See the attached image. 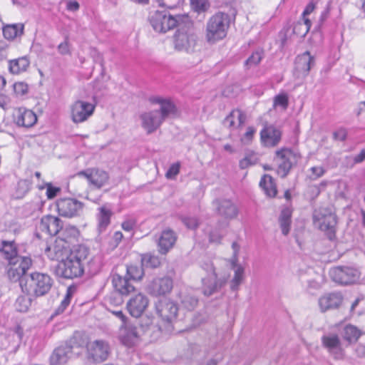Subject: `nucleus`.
Masks as SVG:
<instances>
[{
    "label": "nucleus",
    "mask_w": 365,
    "mask_h": 365,
    "mask_svg": "<svg viewBox=\"0 0 365 365\" xmlns=\"http://www.w3.org/2000/svg\"><path fill=\"white\" fill-rule=\"evenodd\" d=\"M311 21L307 18L298 21L293 27V32L299 37H304L311 28Z\"/></svg>",
    "instance_id": "nucleus-41"
},
{
    "label": "nucleus",
    "mask_w": 365,
    "mask_h": 365,
    "mask_svg": "<svg viewBox=\"0 0 365 365\" xmlns=\"http://www.w3.org/2000/svg\"><path fill=\"white\" fill-rule=\"evenodd\" d=\"M202 268L207 273V277L202 279V293L208 297L220 289L226 283V279H217L213 264L210 261L204 262Z\"/></svg>",
    "instance_id": "nucleus-10"
},
{
    "label": "nucleus",
    "mask_w": 365,
    "mask_h": 365,
    "mask_svg": "<svg viewBox=\"0 0 365 365\" xmlns=\"http://www.w3.org/2000/svg\"><path fill=\"white\" fill-rule=\"evenodd\" d=\"M222 235L220 233L219 230H215L211 231L209 234V241L213 243H220Z\"/></svg>",
    "instance_id": "nucleus-55"
},
{
    "label": "nucleus",
    "mask_w": 365,
    "mask_h": 365,
    "mask_svg": "<svg viewBox=\"0 0 365 365\" xmlns=\"http://www.w3.org/2000/svg\"><path fill=\"white\" fill-rule=\"evenodd\" d=\"M150 325L151 322L149 319H145V325L140 324L139 327L127 321L120 327L119 338L124 345L132 346L138 341L140 336L146 332Z\"/></svg>",
    "instance_id": "nucleus-8"
},
{
    "label": "nucleus",
    "mask_w": 365,
    "mask_h": 365,
    "mask_svg": "<svg viewBox=\"0 0 365 365\" xmlns=\"http://www.w3.org/2000/svg\"><path fill=\"white\" fill-rule=\"evenodd\" d=\"M173 287V281L170 277H155L148 284V292L153 296L169 294Z\"/></svg>",
    "instance_id": "nucleus-17"
},
{
    "label": "nucleus",
    "mask_w": 365,
    "mask_h": 365,
    "mask_svg": "<svg viewBox=\"0 0 365 365\" xmlns=\"http://www.w3.org/2000/svg\"><path fill=\"white\" fill-rule=\"evenodd\" d=\"M24 33V25L21 24L7 25L3 28V34L5 38L14 39Z\"/></svg>",
    "instance_id": "nucleus-39"
},
{
    "label": "nucleus",
    "mask_w": 365,
    "mask_h": 365,
    "mask_svg": "<svg viewBox=\"0 0 365 365\" xmlns=\"http://www.w3.org/2000/svg\"><path fill=\"white\" fill-rule=\"evenodd\" d=\"M134 225H135V222L133 221L128 220V221H125L122 223V228L125 231L130 232V231L133 230Z\"/></svg>",
    "instance_id": "nucleus-63"
},
{
    "label": "nucleus",
    "mask_w": 365,
    "mask_h": 365,
    "mask_svg": "<svg viewBox=\"0 0 365 365\" xmlns=\"http://www.w3.org/2000/svg\"><path fill=\"white\" fill-rule=\"evenodd\" d=\"M76 290V287L75 286H69L67 288L66 294L61 301V304L55 311V314H60L64 312L66 307L69 305L71 302V299Z\"/></svg>",
    "instance_id": "nucleus-42"
},
{
    "label": "nucleus",
    "mask_w": 365,
    "mask_h": 365,
    "mask_svg": "<svg viewBox=\"0 0 365 365\" xmlns=\"http://www.w3.org/2000/svg\"><path fill=\"white\" fill-rule=\"evenodd\" d=\"M142 264L146 267L156 268L160 264V259L158 256L150 253L144 254L142 256Z\"/></svg>",
    "instance_id": "nucleus-44"
},
{
    "label": "nucleus",
    "mask_w": 365,
    "mask_h": 365,
    "mask_svg": "<svg viewBox=\"0 0 365 365\" xmlns=\"http://www.w3.org/2000/svg\"><path fill=\"white\" fill-rule=\"evenodd\" d=\"M87 352L89 358L96 362H102L107 359L110 354V346L104 340H95L87 345Z\"/></svg>",
    "instance_id": "nucleus-15"
},
{
    "label": "nucleus",
    "mask_w": 365,
    "mask_h": 365,
    "mask_svg": "<svg viewBox=\"0 0 365 365\" xmlns=\"http://www.w3.org/2000/svg\"><path fill=\"white\" fill-rule=\"evenodd\" d=\"M212 204L217 214L225 219H232L237 215V207L229 200L217 199L213 201Z\"/></svg>",
    "instance_id": "nucleus-28"
},
{
    "label": "nucleus",
    "mask_w": 365,
    "mask_h": 365,
    "mask_svg": "<svg viewBox=\"0 0 365 365\" xmlns=\"http://www.w3.org/2000/svg\"><path fill=\"white\" fill-rule=\"evenodd\" d=\"M112 283L115 290L121 295H128L135 290L134 286L127 276L123 277L119 274H113Z\"/></svg>",
    "instance_id": "nucleus-29"
},
{
    "label": "nucleus",
    "mask_w": 365,
    "mask_h": 365,
    "mask_svg": "<svg viewBox=\"0 0 365 365\" xmlns=\"http://www.w3.org/2000/svg\"><path fill=\"white\" fill-rule=\"evenodd\" d=\"M72 250L69 245L57 239L53 246L46 247L45 253L51 259L60 262L67 259Z\"/></svg>",
    "instance_id": "nucleus-20"
},
{
    "label": "nucleus",
    "mask_w": 365,
    "mask_h": 365,
    "mask_svg": "<svg viewBox=\"0 0 365 365\" xmlns=\"http://www.w3.org/2000/svg\"><path fill=\"white\" fill-rule=\"evenodd\" d=\"M251 165V156L250 155L245 156L240 161V167L241 169H246Z\"/></svg>",
    "instance_id": "nucleus-61"
},
{
    "label": "nucleus",
    "mask_w": 365,
    "mask_h": 365,
    "mask_svg": "<svg viewBox=\"0 0 365 365\" xmlns=\"http://www.w3.org/2000/svg\"><path fill=\"white\" fill-rule=\"evenodd\" d=\"M58 51L61 55H68L71 53L68 37L58 46Z\"/></svg>",
    "instance_id": "nucleus-54"
},
{
    "label": "nucleus",
    "mask_w": 365,
    "mask_h": 365,
    "mask_svg": "<svg viewBox=\"0 0 365 365\" xmlns=\"http://www.w3.org/2000/svg\"><path fill=\"white\" fill-rule=\"evenodd\" d=\"M360 335V331L354 326L347 325L344 329L343 337L349 342L357 341Z\"/></svg>",
    "instance_id": "nucleus-43"
},
{
    "label": "nucleus",
    "mask_w": 365,
    "mask_h": 365,
    "mask_svg": "<svg viewBox=\"0 0 365 365\" xmlns=\"http://www.w3.org/2000/svg\"><path fill=\"white\" fill-rule=\"evenodd\" d=\"M89 250L84 245L74 247L70 256L58 262L56 267L58 276L65 279H74L81 277L84 273V264L87 262Z\"/></svg>",
    "instance_id": "nucleus-2"
},
{
    "label": "nucleus",
    "mask_w": 365,
    "mask_h": 365,
    "mask_svg": "<svg viewBox=\"0 0 365 365\" xmlns=\"http://www.w3.org/2000/svg\"><path fill=\"white\" fill-rule=\"evenodd\" d=\"M177 240L176 233L170 230L162 231L157 240L158 250L161 255H166L175 245Z\"/></svg>",
    "instance_id": "nucleus-25"
},
{
    "label": "nucleus",
    "mask_w": 365,
    "mask_h": 365,
    "mask_svg": "<svg viewBox=\"0 0 365 365\" xmlns=\"http://www.w3.org/2000/svg\"><path fill=\"white\" fill-rule=\"evenodd\" d=\"M356 354L359 357L365 358V346L359 344L356 349Z\"/></svg>",
    "instance_id": "nucleus-64"
},
{
    "label": "nucleus",
    "mask_w": 365,
    "mask_h": 365,
    "mask_svg": "<svg viewBox=\"0 0 365 365\" xmlns=\"http://www.w3.org/2000/svg\"><path fill=\"white\" fill-rule=\"evenodd\" d=\"M180 163L179 162L172 164L166 172L165 177L168 179H175L180 172Z\"/></svg>",
    "instance_id": "nucleus-50"
},
{
    "label": "nucleus",
    "mask_w": 365,
    "mask_h": 365,
    "mask_svg": "<svg viewBox=\"0 0 365 365\" xmlns=\"http://www.w3.org/2000/svg\"><path fill=\"white\" fill-rule=\"evenodd\" d=\"M96 215L98 220V231L99 233L104 232L110 223V217L113 215L111 210L106 205L100 207Z\"/></svg>",
    "instance_id": "nucleus-33"
},
{
    "label": "nucleus",
    "mask_w": 365,
    "mask_h": 365,
    "mask_svg": "<svg viewBox=\"0 0 365 365\" xmlns=\"http://www.w3.org/2000/svg\"><path fill=\"white\" fill-rule=\"evenodd\" d=\"M183 20H187V17L173 16L166 11H156L150 17V23L153 29L159 33H165L173 29L175 26H179L183 22Z\"/></svg>",
    "instance_id": "nucleus-7"
},
{
    "label": "nucleus",
    "mask_w": 365,
    "mask_h": 365,
    "mask_svg": "<svg viewBox=\"0 0 365 365\" xmlns=\"http://www.w3.org/2000/svg\"><path fill=\"white\" fill-rule=\"evenodd\" d=\"M150 101L158 104L160 108L143 112L140 115L141 125L148 134L154 133L167 118L177 115V108L170 99L153 97Z\"/></svg>",
    "instance_id": "nucleus-1"
},
{
    "label": "nucleus",
    "mask_w": 365,
    "mask_h": 365,
    "mask_svg": "<svg viewBox=\"0 0 365 365\" xmlns=\"http://www.w3.org/2000/svg\"><path fill=\"white\" fill-rule=\"evenodd\" d=\"M79 235L78 230L76 227L68 225L62 227L61 230L58 240L65 242L67 245L75 241Z\"/></svg>",
    "instance_id": "nucleus-37"
},
{
    "label": "nucleus",
    "mask_w": 365,
    "mask_h": 365,
    "mask_svg": "<svg viewBox=\"0 0 365 365\" xmlns=\"http://www.w3.org/2000/svg\"><path fill=\"white\" fill-rule=\"evenodd\" d=\"M300 158L299 153L287 148L276 150L274 161L277 165V175L282 178H285Z\"/></svg>",
    "instance_id": "nucleus-6"
},
{
    "label": "nucleus",
    "mask_w": 365,
    "mask_h": 365,
    "mask_svg": "<svg viewBox=\"0 0 365 365\" xmlns=\"http://www.w3.org/2000/svg\"><path fill=\"white\" fill-rule=\"evenodd\" d=\"M148 304V298L145 295L138 293L128 300L127 309L132 317L138 318L143 314Z\"/></svg>",
    "instance_id": "nucleus-21"
},
{
    "label": "nucleus",
    "mask_w": 365,
    "mask_h": 365,
    "mask_svg": "<svg viewBox=\"0 0 365 365\" xmlns=\"http://www.w3.org/2000/svg\"><path fill=\"white\" fill-rule=\"evenodd\" d=\"M311 172H312V174L313 175L312 178L313 179H317L322 176H323V175L325 173V170L323 167L322 166H314V167H312L311 169H310Z\"/></svg>",
    "instance_id": "nucleus-57"
},
{
    "label": "nucleus",
    "mask_w": 365,
    "mask_h": 365,
    "mask_svg": "<svg viewBox=\"0 0 365 365\" xmlns=\"http://www.w3.org/2000/svg\"><path fill=\"white\" fill-rule=\"evenodd\" d=\"M32 264L30 257H23L18 264H9L10 268L8 269V276L11 281H21L26 279L28 275H26V271L30 268Z\"/></svg>",
    "instance_id": "nucleus-22"
},
{
    "label": "nucleus",
    "mask_w": 365,
    "mask_h": 365,
    "mask_svg": "<svg viewBox=\"0 0 365 365\" xmlns=\"http://www.w3.org/2000/svg\"><path fill=\"white\" fill-rule=\"evenodd\" d=\"M31 304V297L19 296L16 300L15 307L18 312H25L29 309Z\"/></svg>",
    "instance_id": "nucleus-45"
},
{
    "label": "nucleus",
    "mask_w": 365,
    "mask_h": 365,
    "mask_svg": "<svg viewBox=\"0 0 365 365\" xmlns=\"http://www.w3.org/2000/svg\"><path fill=\"white\" fill-rule=\"evenodd\" d=\"M245 118V115L240 110H234L224 119L222 123L227 128H237L244 124Z\"/></svg>",
    "instance_id": "nucleus-34"
},
{
    "label": "nucleus",
    "mask_w": 365,
    "mask_h": 365,
    "mask_svg": "<svg viewBox=\"0 0 365 365\" xmlns=\"http://www.w3.org/2000/svg\"><path fill=\"white\" fill-rule=\"evenodd\" d=\"M314 65V58L309 51L298 56L295 60V69L304 76H307Z\"/></svg>",
    "instance_id": "nucleus-32"
},
{
    "label": "nucleus",
    "mask_w": 365,
    "mask_h": 365,
    "mask_svg": "<svg viewBox=\"0 0 365 365\" xmlns=\"http://www.w3.org/2000/svg\"><path fill=\"white\" fill-rule=\"evenodd\" d=\"M30 61L26 56L12 59L9 61V70L12 74H19L27 70Z\"/></svg>",
    "instance_id": "nucleus-35"
},
{
    "label": "nucleus",
    "mask_w": 365,
    "mask_h": 365,
    "mask_svg": "<svg viewBox=\"0 0 365 365\" xmlns=\"http://www.w3.org/2000/svg\"><path fill=\"white\" fill-rule=\"evenodd\" d=\"M155 310L163 321L171 323L176 319L178 307L173 301L164 298L155 303Z\"/></svg>",
    "instance_id": "nucleus-14"
},
{
    "label": "nucleus",
    "mask_w": 365,
    "mask_h": 365,
    "mask_svg": "<svg viewBox=\"0 0 365 365\" xmlns=\"http://www.w3.org/2000/svg\"><path fill=\"white\" fill-rule=\"evenodd\" d=\"M53 283V280L48 274L36 272L29 274L26 279H21V287L28 296L38 297L46 295Z\"/></svg>",
    "instance_id": "nucleus-3"
},
{
    "label": "nucleus",
    "mask_w": 365,
    "mask_h": 365,
    "mask_svg": "<svg viewBox=\"0 0 365 365\" xmlns=\"http://www.w3.org/2000/svg\"><path fill=\"white\" fill-rule=\"evenodd\" d=\"M0 252L9 262V264H18L19 260L24 257L18 255L14 241L3 240Z\"/></svg>",
    "instance_id": "nucleus-31"
},
{
    "label": "nucleus",
    "mask_w": 365,
    "mask_h": 365,
    "mask_svg": "<svg viewBox=\"0 0 365 365\" xmlns=\"http://www.w3.org/2000/svg\"><path fill=\"white\" fill-rule=\"evenodd\" d=\"M14 120L18 126L24 128H31L35 125L37 121L36 114L31 110L24 108L16 109L14 114Z\"/></svg>",
    "instance_id": "nucleus-26"
},
{
    "label": "nucleus",
    "mask_w": 365,
    "mask_h": 365,
    "mask_svg": "<svg viewBox=\"0 0 365 365\" xmlns=\"http://www.w3.org/2000/svg\"><path fill=\"white\" fill-rule=\"evenodd\" d=\"M292 212L289 208L283 209L279 217V223L282 232L287 235L290 230Z\"/></svg>",
    "instance_id": "nucleus-40"
},
{
    "label": "nucleus",
    "mask_w": 365,
    "mask_h": 365,
    "mask_svg": "<svg viewBox=\"0 0 365 365\" xmlns=\"http://www.w3.org/2000/svg\"><path fill=\"white\" fill-rule=\"evenodd\" d=\"M126 276L130 280H139L143 276V270L137 266H126Z\"/></svg>",
    "instance_id": "nucleus-46"
},
{
    "label": "nucleus",
    "mask_w": 365,
    "mask_h": 365,
    "mask_svg": "<svg viewBox=\"0 0 365 365\" xmlns=\"http://www.w3.org/2000/svg\"><path fill=\"white\" fill-rule=\"evenodd\" d=\"M264 57V50L258 48L254 53H252V64L259 63Z\"/></svg>",
    "instance_id": "nucleus-56"
},
{
    "label": "nucleus",
    "mask_w": 365,
    "mask_h": 365,
    "mask_svg": "<svg viewBox=\"0 0 365 365\" xmlns=\"http://www.w3.org/2000/svg\"><path fill=\"white\" fill-rule=\"evenodd\" d=\"M365 160V149L362 150L358 155L353 158V164L360 163Z\"/></svg>",
    "instance_id": "nucleus-62"
},
{
    "label": "nucleus",
    "mask_w": 365,
    "mask_h": 365,
    "mask_svg": "<svg viewBox=\"0 0 365 365\" xmlns=\"http://www.w3.org/2000/svg\"><path fill=\"white\" fill-rule=\"evenodd\" d=\"M73 354L64 342L56 347L52 352L49 362L51 365H63L73 356Z\"/></svg>",
    "instance_id": "nucleus-27"
},
{
    "label": "nucleus",
    "mask_w": 365,
    "mask_h": 365,
    "mask_svg": "<svg viewBox=\"0 0 365 365\" xmlns=\"http://www.w3.org/2000/svg\"><path fill=\"white\" fill-rule=\"evenodd\" d=\"M182 306L187 310L194 309L197 305L198 300L196 297L191 295H185L182 299Z\"/></svg>",
    "instance_id": "nucleus-47"
},
{
    "label": "nucleus",
    "mask_w": 365,
    "mask_h": 365,
    "mask_svg": "<svg viewBox=\"0 0 365 365\" xmlns=\"http://www.w3.org/2000/svg\"><path fill=\"white\" fill-rule=\"evenodd\" d=\"M232 247L233 250V257L230 260L231 269L235 272V276L231 281L230 288L235 291L237 289L238 286L242 283L244 277V269L237 264V255L240 249V246L236 242H232Z\"/></svg>",
    "instance_id": "nucleus-24"
},
{
    "label": "nucleus",
    "mask_w": 365,
    "mask_h": 365,
    "mask_svg": "<svg viewBox=\"0 0 365 365\" xmlns=\"http://www.w3.org/2000/svg\"><path fill=\"white\" fill-rule=\"evenodd\" d=\"M313 220L314 225L327 232L329 239L334 236L336 218L330 210L324 207L316 210L313 215Z\"/></svg>",
    "instance_id": "nucleus-9"
},
{
    "label": "nucleus",
    "mask_w": 365,
    "mask_h": 365,
    "mask_svg": "<svg viewBox=\"0 0 365 365\" xmlns=\"http://www.w3.org/2000/svg\"><path fill=\"white\" fill-rule=\"evenodd\" d=\"M259 186L267 196L273 197L277 195V187L270 175H264L259 182Z\"/></svg>",
    "instance_id": "nucleus-38"
},
{
    "label": "nucleus",
    "mask_w": 365,
    "mask_h": 365,
    "mask_svg": "<svg viewBox=\"0 0 365 365\" xmlns=\"http://www.w3.org/2000/svg\"><path fill=\"white\" fill-rule=\"evenodd\" d=\"M329 274L333 281L341 284L355 283L360 276L359 272L356 269L350 267L332 268Z\"/></svg>",
    "instance_id": "nucleus-12"
},
{
    "label": "nucleus",
    "mask_w": 365,
    "mask_h": 365,
    "mask_svg": "<svg viewBox=\"0 0 365 365\" xmlns=\"http://www.w3.org/2000/svg\"><path fill=\"white\" fill-rule=\"evenodd\" d=\"M95 106L91 103L77 101L71 106V118L74 123L86 120L93 113Z\"/></svg>",
    "instance_id": "nucleus-19"
},
{
    "label": "nucleus",
    "mask_w": 365,
    "mask_h": 365,
    "mask_svg": "<svg viewBox=\"0 0 365 365\" xmlns=\"http://www.w3.org/2000/svg\"><path fill=\"white\" fill-rule=\"evenodd\" d=\"M342 299L341 294L329 293L319 299V306L321 311L324 312L329 309L338 308L342 302Z\"/></svg>",
    "instance_id": "nucleus-30"
},
{
    "label": "nucleus",
    "mask_w": 365,
    "mask_h": 365,
    "mask_svg": "<svg viewBox=\"0 0 365 365\" xmlns=\"http://www.w3.org/2000/svg\"><path fill=\"white\" fill-rule=\"evenodd\" d=\"M193 9L198 11H205L209 7L207 0H190Z\"/></svg>",
    "instance_id": "nucleus-49"
},
{
    "label": "nucleus",
    "mask_w": 365,
    "mask_h": 365,
    "mask_svg": "<svg viewBox=\"0 0 365 365\" xmlns=\"http://www.w3.org/2000/svg\"><path fill=\"white\" fill-rule=\"evenodd\" d=\"M46 186V195L48 199L54 198L61 190L59 187H53L51 183H48Z\"/></svg>",
    "instance_id": "nucleus-53"
},
{
    "label": "nucleus",
    "mask_w": 365,
    "mask_h": 365,
    "mask_svg": "<svg viewBox=\"0 0 365 365\" xmlns=\"http://www.w3.org/2000/svg\"><path fill=\"white\" fill-rule=\"evenodd\" d=\"M179 24L174 36L175 48L179 51L190 53L194 51L197 44V36L193 32L192 25L187 20Z\"/></svg>",
    "instance_id": "nucleus-5"
},
{
    "label": "nucleus",
    "mask_w": 365,
    "mask_h": 365,
    "mask_svg": "<svg viewBox=\"0 0 365 365\" xmlns=\"http://www.w3.org/2000/svg\"><path fill=\"white\" fill-rule=\"evenodd\" d=\"M289 104L288 96L286 93H280L274 98V106H280L283 109H286Z\"/></svg>",
    "instance_id": "nucleus-48"
},
{
    "label": "nucleus",
    "mask_w": 365,
    "mask_h": 365,
    "mask_svg": "<svg viewBox=\"0 0 365 365\" xmlns=\"http://www.w3.org/2000/svg\"><path fill=\"white\" fill-rule=\"evenodd\" d=\"M109 312L114 315L116 318L119 319L122 324L125 323V322L128 321V317L124 314L123 311L121 309L118 310H109Z\"/></svg>",
    "instance_id": "nucleus-60"
},
{
    "label": "nucleus",
    "mask_w": 365,
    "mask_h": 365,
    "mask_svg": "<svg viewBox=\"0 0 365 365\" xmlns=\"http://www.w3.org/2000/svg\"><path fill=\"white\" fill-rule=\"evenodd\" d=\"M69 348H71L74 354L75 349L87 347L89 342L87 341L86 336L81 332H75L71 337L64 342Z\"/></svg>",
    "instance_id": "nucleus-36"
},
{
    "label": "nucleus",
    "mask_w": 365,
    "mask_h": 365,
    "mask_svg": "<svg viewBox=\"0 0 365 365\" xmlns=\"http://www.w3.org/2000/svg\"><path fill=\"white\" fill-rule=\"evenodd\" d=\"M78 176L86 178L89 184L97 189L106 185L109 180V175L107 172L99 168H88L77 173Z\"/></svg>",
    "instance_id": "nucleus-16"
},
{
    "label": "nucleus",
    "mask_w": 365,
    "mask_h": 365,
    "mask_svg": "<svg viewBox=\"0 0 365 365\" xmlns=\"http://www.w3.org/2000/svg\"><path fill=\"white\" fill-rule=\"evenodd\" d=\"M346 130L344 128H339L333 133V137L334 140L343 141L346 138Z\"/></svg>",
    "instance_id": "nucleus-58"
},
{
    "label": "nucleus",
    "mask_w": 365,
    "mask_h": 365,
    "mask_svg": "<svg viewBox=\"0 0 365 365\" xmlns=\"http://www.w3.org/2000/svg\"><path fill=\"white\" fill-rule=\"evenodd\" d=\"M282 130L273 124L265 123L260 131L261 143L267 148L277 146L282 140Z\"/></svg>",
    "instance_id": "nucleus-13"
},
{
    "label": "nucleus",
    "mask_w": 365,
    "mask_h": 365,
    "mask_svg": "<svg viewBox=\"0 0 365 365\" xmlns=\"http://www.w3.org/2000/svg\"><path fill=\"white\" fill-rule=\"evenodd\" d=\"M123 237V235L121 232H120V231L115 232L112 237V241L110 242L111 246L113 247H116L118 245V244L121 242Z\"/></svg>",
    "instance_id": "nucleus-59"
},
{
    "label": "nucleus",
    "mask_w": 365,
    "mask_h": 365,
    "mask_svg": "<svg viewBox=\"0 0 365 365\" xmlns=\"http://www.w3.org/2000/svg\"><path fill=\"white\" fill-rule=\"evenodd\" d=\"M182 222L189 229L195 230L199 225V220L195 217H183Z\"/></svg>",
    "instance_id": "nucleus-51"
},
{
    "label": "nucleus",
    "mask_w": 365,
    "mask_h": 365,
    "mask_svg": "<svg viewBox=\"0 0 365 365\" xmlns=\"http://www.w3.org/2000/svg\"><path fill=\"white\" fill-rule=\"evenodd\" d=\"M14 91L17 96H24L28 92V85L24 82L15 83Z\"/></svg>",
    "instance_id": "nucleus-52"
},
{
    "label": "nucleus",
    "mask_w": 365,
    "mask_h": 365,
    "mask_svg": "<svg viewBox=\"0 0 365 365\" xmlns=\"http://www.w3.org/2000/svg\"><path fill=\"white\" fill-rule=\"evenodd\" d=\"M58 214L61 216L72 218L81 216L83 212L84 204L74 198H60L56 202Z\"/></svg>",
    "instance_id": "nucleus-11"
},
{
    "label": "nucleus",
    "mask_w": 365,
    "mask_h": 365,
    "mask_svg": "<svg viewBox=\"0 0 365 365\" xmlns=\"http://www.w3.org/2000/svg\"><path fill=\"white\" fill-rule=\"evenodd\" d=\"M230 24V14L217 12L207 21L206 25V39L210 43L223 39L227 33Z\"/></svg>",
    "instance_id": "nucleus-4"
},
{
    "label": "nucleus",
    "mask_w": 365,
    "mask_h": 365,
    "mask_svg": "<svg viewBox=\"0 0 365 365\" xmlns=\"http://www.w3.org/2000/svg\"><path fill=\"white\" fill-rule=\"evenodd\" d=\"M322 344L334 359L340 360L343 359L344 349L341 346V340L337 334H329L322 336Z\"/></svg>",
    "instance_id": "nucleus-18"
},
{
    "label": "nucleus",
    "mask_w": 365,
    "mask_h": 365,
    "mask_svg": "<svg viewBox=\"0 0 365 365\" xmlns=\"http://www.w3.org/2000/svg\"><path fill=\"white\" fill-rule=\"evenodd\" d=\"M63 227V222L58 217L46 215L41 218L38 229L48 235H59Z\"/></svg>",
    "instance_id": "nucleus-23"
}]
</instances>
